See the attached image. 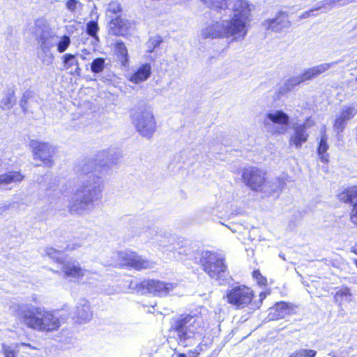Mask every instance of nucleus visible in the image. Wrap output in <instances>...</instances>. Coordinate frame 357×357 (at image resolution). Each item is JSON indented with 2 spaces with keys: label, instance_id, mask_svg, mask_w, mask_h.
Returning a JSON list of instances; mask_svg holds the SVG:
<instances>
[{
  "label": "nucleus",
  "instance_id": "f257e3e1",
  "mask_svg": "<svg viewBox=\"0 0 357 357\" xmlns=\"http://www.w3.org/2000/svg\"><path fill=\"white\" fill-rule=\"evenodd\" d=\"M233 16L225 25L216 22L202 31L204 38H229L233 40L243 39L248 33L251 20L250 5L247 1L236 0L233 8Z\"/></svg>",
  "mask_w": 357,
  "mask_h": 357
},
{
  "label": "nucleus",
  "instance_id": "f03ea898",
  "mask_svg": "<svg viewBox=\"0 0 357 357\" xmlns=\"http://www.w3.org/2000/svg\"><path fill=\"white\" fill-rule=\"evenodd\" d=\"M15 316L26 328L45 333L59 330L66 320V317L56 316L53 310L26 305H20Z\"/></svg>",
  "mask_w": 357,
  "mask_h": 357
},
{
  "label": "nucleus",
  "instance_id": "7ed1b4c3",
  "mask_svg": "<svg viewBox=\"0 0 357 357\" xmlns=\"http://www.w3.org/2000/svg\"><path fill=\"white\" fill-rule=\"evenodd\" d=\"M199 264L204 273L219 285H224L230 278L229 266L226 258L213 251L202 252Z\"/></svg>",
  "mask_w": 357,
  "mask_h": 357
},
{
  "label": "nucleus",
  "instance_id": "20e7f679",
  "mask_svg": "<svg viewBox=\"0 0 357 357\" xmlns=\"http://www.w3.org/2000/svg\"><path fill=\"white\" fill-rule=\"evenodd\" d=\"M203 320L197 314H181L173 320L169 331L176 333L179 342H185L186 340L195 337L199 328L202 327Z\"/></svg>",
  "mask_w": 357,
  "mask_h": 357
},
{
  "label": "nucleus",
  "instance_id": "39448f33",
  "mask_svg": "<svg viewBox=\"0 0 357 357\" xmlns=\"http://www.w3.org/2000/svg\"><path fill=\"white\" fill-rule=\"evenodd\" d=\"M255 291L246 284H236L228 289L225 296L227 303L236 310L250 307L255 298Z\"/></svg>",
  "mask_w": 357,
  "mask_h": 357
},
{
  "label": "nucleus",
  "instance_id": "423d86ee",
  "mask_svg": "<svg viewBox=\"0 0 357 357\" xmlns=\"http://www.w3.org/2000/svg\"><path fill=\"white\" fill-rule=\"evenodd\" d=\"M241 179L244 184L254 192H265L266 188L269 184L267 172L255 166L244 168Z\"/></svg>",
  "mask_w": 357,
  "mask_h": 357
},
{
  "label": "nucleus",
  "instance_id": "0eeeda50",
  "mask_svg": "<svg viewBox=\"0 0 357 357\" xmlns=\"http://www.w3.org/2000/svg\"><path fill=\"white\" fill-rule=\"evenodd\" d=\"M137 130L143 136L151 137L156 129V122L152 111L148 106L139 107L132 116Z\"/></svg>",
  "mask_w": 357,
  "mask_h": 357
},
{
  "label": "nucleus",
  "instance_id": "6e6552de",
  "mask_svg": "<svg viewBox=\"0 0 357 357\" xmlns=\"http://www.w3.org/2000/svg\"><path fill=\"white\" fill-rule=\"evenodd\" d=\"M176 284L154 279H146L139 284V288L154 296H165L172 291Z\"/></svg>",
  "mask_w": 357,
  "mask_h": 357
},
{
  "label": "nucleus",
  "instance_id": "1a4fd4ad",
  "mask_svg": "<svg viewBox=\"0 0 357 357\" xmlns=\"http://www.w3.org/2000/svg\"><path fill=\"white\" fill-rule=\"evenodd\" d=\"M337 197L340 202L351 204L349 220L357 227V185L342 189L337 194Z\"/></svg>",
  "mask_w": 357,
  "mask_h": 357
},
{
  "label": "nucleus",
  "instance_id": "9d476101",
  "mask_svg": "<svg viewBox=\"0 0 357 357\" xmlns=\"http://www.w3.org/2000/svg\"><path fill=\"white\" fill-rule=\"evenodd\" d=\"M30 147L35 160H39L46 166H51L53 164L52 158L54 151L48 143L31 140Z\"/></svg>",
  "mask_w": 357,
  "mask_h": 357
},
{
  "label": "nucleus",
  "instance_id": "9b49d317",
  "mask_svg": "<svg viewBox=\"0 0 357 357\" xmlns=\"http://www.w3.org/2000/svg\"><path fill=\"white\" fill-rule=\"evenodd\" d=\"M314 125L315 121L310 116L305 119L303 123L296 126L294 128V132L289 139V145L294 146L296 149L301 148L302 145L307 142L309 138L307 128Z\"/></svg>",
  "mask_w": 357,
  "mask_h": 357
},
{
  "label": "nucleus",
  "instance_id": "f8f14e48",
  "mask_svg": "<svg viewBox=\"0 0 357 357\" xmlns=\"http://www.w3.org/2000/svg\"><path fill=\"white\" fill-rule=\"evenodd\" d=\"M119 259L121 261V266L127 268H132L136 271H142L151 267L152 263L147 260L142 259L135 252H128L121 254Z\"/></svg>",
  "mask_w": 357,
  "mask_h": 357
},
{
  "label": "nucleus",
  "instance_id": "ddd939ff",
  "mask_svg": "<svg viewBox=\"0 0 357 357\" xmlns=\"http://www.w3.org/2000/svg\"><path fill=\"white\" fill-rule=\"evenodd\" d=\"M36 27L40 30V35L37 38L38 44L43 52L50 51L54 47V40L56 37L53 31L47 26L44 20H38Z\"/></svg>",
  "mask_w": 357,
  "mask_h": 357
},
{
  "label": "nucleus",
  "instance_id": "4468645a",
  "mask_svg": "<svg viewBox=\"0 0 357 357\" xmlns=\"http://www.w3.org/2000/svg\"><path fill=\"white\" fill-rule=\"evenodd\" d=\"M356 114L357 106H344L333 121V127L334 130L337 133L342 132L347 126V122L352 119Z\"/></svg>",
  "mask_w": 357,
  "mask_h": 357
},
{
  "label": "nucleus",
  "instance_id": "2eb2a0df",
  "mask_svg": "<svg viewBox=\"0 0 357 357\" xmlns=\"http://www.w3.org/2000/svg\"><path fill=\"white\" fill-rule=\"evenodd\" d=\"M129 21L126 15L113 16L109 18L107 29L109 34L115 36H123L130 29Z\"/></svg>",
  "mask_w": 357,
  "mask_h": 357
},
{
  "label": "nucleus",
  "instance_id": "dca6fc26",
  "mask_svg": "<svg viewBox=\"0 0 357 357\" xmlns=\"http://www.w3.org/2000/svg\"><path fill=\"white\" fill-rule=\"evenodd\" d=\"M56 262L63 265L61 270L66 278L81 279L85 275L86 271L79 264L73 261L63 262L60 259H56Z\"/></svg>",
  "mask_w": 357,
  "mask_h": 357
},
{
  "label": "nucleus",
  "instance_id": "f3484780",
  "mask_svg": "<svg viewBox=\"0 0 357 357\" xmlns=\"http://www.w3.org/2000/svg\"><path fill=\"white\" fill-rule=\"evenodd\" d=\"M294 305L284 302L280 301L276 303L273 307L271 308L270 315L271 318L275 320L283 319L287 315H290L294 313Z\"/></svg>",
  "mask_w": 357,
  "mask_h": 357
},
{
  "label": "nucleus",
  "instance_id": "a211bd4d",
  "mask_svg": "<svg viewBox=\"0 0 357 357\" xmlns=\"http://www.w3.org/2000/svg\"><path fill=\"white\" fill-rule=\"evenodd\" d=\"M333 63H321L318 66H315L312 68L305 70L299 76V81L298 84L312 79L324 72L327 71L332 66Z\"/></svg>",
  "mask_w": 357,
  "mask_h": 357
},
{
  "label": "nucleus",
  "instance_id": "6ab92c4d",
  "mask_svg": "<svg viewBox=\"0 0 357 357\" xmlns=\"http://www.w3.org/2000/svg\"><path fill=\"white\" fill-rule=\"evenodd\" d=\"M77 195H81L80 203L87 204L100 197V190L96 187L88 188V185H82L79 188Z\"/></svg>",
  "mask_w": 357,
  "mask_h": 357
},
{
  "label": "nucleus",
  "instance_id": "aec40b11",
  "mask_svg": "<svg viewBox=\"0 0 357 357\" xmlns=\"http://www.w3.org/2000/svg\"><path fill=\"white\" fill-rule=\"evenodd\" d=\"M62 64L65 70H70L69 73L71 75H79L81 68L79 67V61L76 55L67 53L62 56Z\"/></svg>",
  "mask_w": 357,
  "mask_h": 357
},
{
  "label": "nucleus",
  "instance_id": "412c9836",
  "mask_svg": "<svg viewBox=\"0 0 357 357\" xmlns=\"http://www.w3.org/2000/svg\"><path fill=\"white\" fill-rule=\"evenodd\" d=\"M151 74V66L149 63L142 64L130 77L129 80L134 84L146 81Z\"/></svg>",
  "mask_w": 357,
  "mask_h": 357
},
{
  "label": "nucleus",
  "instance_id": "4be33fe9",
  "mask_svg": "<svg viewBox=\"0 0 357 357\" xmlns=\"http://www.w3.org/2000/svg\"><path fill=\"white\" fill-rule=\"evenodd\" d=\"M328 149V137L326 129L324 128L321 132L320 140L317 148V153L320 160L325 164H328L329 162V154L327 153Z\"/></svg>",
  "mask_w": 357,
  "mask_h": 357
},
{
  "label": "nucleus",
  "instance_id": "5701e85b",
  "mask_svg": "<svg viewBox=\"0 0 357 357\" xmlns=\"http://www.w3.org/2000/svg\"><path fill=\"white\" fill-rule=\"evenodd\" d=\"M28 347L31 349H37L36 347L31 346L29 343L20 342L15 344V347L8 345L6 344H2L1 345V353L4 357H20V347Z\"/></svg>",
  "mask_w": 357,
  "mask_h": 357
},
{
  "label": "nucleus",
  "instance_id": "b1692460",
  "mask_svg": "<svg viewBox=\"0 0 357 357\" xmlns=\"http://www.w3.org/2000/svg\"><path fill=\"white\" fill-rule=\"evenodd\" d=\"M24 179V176L20 171H11L0 175V185H8L20 183Z\"/></svg>",
  "mask_w": 357,
  "mask_h": 357
},
{
  "label": "nucleus",
  "instance_id": "393cba45",
  "mask_svg": "<svg viewBox=\"0 0 357 357\" xmlns=\"http://www.w3.org/2000/svg\"><path fill=\"white\" fill-rule=\"evenodd\" d=\"M76 314L78 319L82 321H89L92 318L93 313L91 311L89 302L84 301L76 307Z\"/></svg>",
  "mask_w": 357,
  "mask_h": 357
},
{
  "label": "nucleus",
  "instance_id": "a878e982",
  "mask_svg": "<svg viewBox=\"0 0 357 357\" xmlns=\"http://www.w3.org/2000/svg\"><path fill=\"white\" fill-rule=\"evenodd\" d=\"M267 118L273 123L281 126H287L289 123V116L282 110H278L275 113H268Z\"/></svg>",
  "mask_w": 357,
  "mask_h": 357
},
{
  "label": "nucleus",
  "instance_id": "bb28decb",
  "mask_svg": "<svg viewBox=\"0 0 357 357\" xmlns=\"http://www.w3.org/2000/svg\"><path fill=\"white\" fill-rule=\"evenodd\" d=\"M115 52L121 64L126 66L128 62V54L127 48L123 41H117L114 45Z\"/></svg>",
  "mask_w": 357,
  "mask_h": 357
},
{
  "label": "nucleus",
  "instance_id": "cd10ccee",
  "mask_svg": "<svg viewBox=\"0 0 357 357\" xmlns=\"http://www.w3.org/2000/svg\"><path fill=\"white\" fill-rule=\"evenodd\" d=\"M208 8L216 12H220L229 8L228 0H202Z\"/></svg>",
  "mask_w": 357,
  "mask_h": 357
},
{
  "label": "nucleus",
  "instance_id": "c85d7f7f",
  "mask_svg": "<svg viewBox=\"0 0 357 357\" xmlns=\"http://www.w3.org/2000/svg\"><path fill=\"white\" fill-rule=\"evenodd\" d=\"M121 4L118 1H111L107 9V15L108 18L113 16L123 15Z\"/></svg>",
  "mask_w": 357,
  "mask_h": 357
},
{
  "label": "nucleus",
  "instance_id": "c756f323",
  "mask_svg": "<svg viewBox=\"0 0 357 357\" xmlns=\"http://www.w3.org/2000/svg\"><path fill=\"white\" fill-rule=\"evenodd\" d=\"M100 28L98 26V20H91L86 24V34L95 40H98V31Z\"/></svg>",
  "mask_w": 357,
  "mask_h": 357
},
{
  "label": "nucleus",
  "instance_id": "7c9ffc66",
  "mask_svg": "<svg viewBox=\"0 0 357 357\" xmlns=\"http://www.w3.org/2000/svg\"><path fill=\"white\" fill-rule=\"evenodd\" d=\"M251 275L257 286L260 287H266L268 286V280L266 277L262 275L259 269H254Z\"/></svg>",
  "mask_w": 357,
  "mask_h": 357
},
{
  "label": "nucleus",
  "instance_id": "2f4dec72",
  "mask_svg": "<svg viewBox=\"0 0 357 357\" xmlns=\"http://www.w3.org/2000/svg\"><path fill=\"white\" fill-rule=\"evenodd\" d=\"M317 352L311 349H299L292 352L289 357H315Z\"/></svg>",
  "mask_w": 357,
  "mask_h": 357
},
{
  "label": "nucleus",
  "instance_id": "473e14b6",
  "mask_svg": "<svg viewBox=\"0 0 357 357\" xmlns=\"http://www.w3.org/2000/svg\"><path fill=\"white\" fill-rule=\"evenodd\" d=\"M15 102V98L13 93H9L6 95L0 102V107L3 109H10Z\"/></svg>",
  "mask_w": 357,
  "mask_h": 357
},
{
  "label": "nucleus",
  "instance_id": "72a5a7b5",
  "mask_svg": "<svg viewBox=\"0 0 357 357\" xmlns=\"http://www.w3.org/2000/svg\"><path fill=\"white\" fill-rule=\"evenodd\" d=\"M351 296L350 289L347 287H343L335 293L333 298L335 302L342 303L344 298L350 297Z\"/></svg>",
  "mask_w": 357,
  "mask_h": 357
},
{
  "label": "nucleus",
  "instance_id": "f704fd0d",
  "mask_svg": "<svg viewBox=\"0 0 357 357\" xmlns=\"http://www.w3.org/2000/svg\"><path fill=\"white\" fill-rule=\"evenodd\" d=\"M105 68V59L103 58H96L93 60L91 64V70L94 73H101Z\"/></svg>",
  "mask_w": 357,
  "mask_h": 357
},
{
  "label": "nucleus",
  "instance_id": "c9c22d12",
  "mask_svg": "<svg viewBox=\"0 0 357 357\" xmlns=\"http://www.w3.org/2000/svg\"><path fill=\"white\" fill-rule=\"evenodd\" d=\"M285 186V181L284 178L278 177L275 178V183H272L270 187L271 190L268 191V194L271 195L276 192H280Z\"/></svg>",
  "mask_w": 357,
  "mask_h": 357
},
{
  "label": "nucleus",
  "instance_id": "e433bc0d",
  "mask_svg": "<svg viewBox=\"0 0 357 357\" xmlns=\"http://www.w3.org/2000/svg\"><path fill=\"white\" fill-rule=\"evenodd\" d=\"M70 44V38L67 35H63L61 37L60 40L58 42L57 51L60 53L64 52Z\"/></svg>",
  "mask_w": 357,
  "mask_h": 357
},
{
  "label": "nucleus",
  "instance_id": "4c0bfd02",
  "mask_svg": "<svg viewBox=\"0 0 357 357\" xmlns=\"http://www.w3.org/2000/svg\"><path fill=\"white\" fill-rule=\"evenodd\" d=\"M270 293H271L270 290L260 292L259 294V299L257 301H255V299L253 300V303L252 305V309H253V310L259 309L262 305L264 300L266 298V296L268 294H270Z\"/></svg>",
  "mask_w": 357,
  "mask_h": 357
},
{
  "label": "nucleus",
  "instance_id": "58836bf2",
  "mask_svg": "<svg viewBox=\"0 0 357 357\" xmlns=\"http://www.w3.org/2000/svg\"><path fill=\"white\" fill-rule=\"evenodd\" d=\"M287 17V15L284 13L280 12L279 13L276 17L274 19H272L268 21V25L269 26H275V25L280 24L282 23L283 18H285Z\"/></svg>",
  "mask_w": 357,
  "mask_h": 357
},
{
  "label": "nucleus",
  "instance_id": "ea45409f",
  "mask_svg": "<svg viewBox=\"0 0 357 357\" xmlns=\"http://www.w3.org/2000/svg\"><path fill=\"white\" fill-rule=\"evenodd\" d=\"M78 1L77 0H68L66 7L70 11H75L77 8Z\"/></svg>",
  "mask_w": 357,
  "mask_h": 357
},
{
  "label": "nucleus",
  "instance_id": "a19ab883",
  "mask_svg": "<svg viewBox=\"0 0 357 357\" xmlns=\"http://www.w3.org/2000/svg\"><path fill=\"white\" fill-rule=\"evenodd\" d=\"M321 8V6H319V7H317V8H312V9H310L305 13H303L301 16H300V18H306V17H308L312 15V13L314 12V10H318L319 9Z\"/></svg>",
  "mask_w": 357,
  "mask_h": 357
},
{
  "label": "nucleus",
  "instance_id": "79ce46f5",
  "mask_svg": "<svg viewBox=\"0 0 357 357\" xmlns=\"http://www.w3.org/2000/svg\"><path fill=\"white\" fill-rule=\"evenodd\" d=\"M352 253L355 254L356 255H357V244L355 245L354 246H353L351 248V250H350Z\"/></svg>",
  "mask_w": 357,
  "mask_h": 357
},
{
  "label": "nucleus",
  "instance_id": "37998d69",
  "mask_svg": "<svg viewBox=\"0 0 357 357\" xmlns=\"http://www.w3.org/2000/svg\"><path fill=\"white\" fill-rule=\"evenodd\" d=\"M332 3H333V1H332V0H326L325 3H324V6L329 5V4H331Z\"/></svg>",
  "mask_w": 357,
  "mask_h": 357
},
{
  "label": "nucleus",
  "instance_id": "c03bdc74",
  "mask_svg": "<svg viewBox=\"0 0 357 357\" xmlns=\"http://www.w3.org/2000/svg\"><path fill=\"white\" fill-rule=\"evenodd\" d=\"M176 357H187V356L183 353H179L176 355Z\"/></svg>",
  "mask_w": 357,
  "mask_h": 357
},
{
  "label": "nucleus",
  "instance_id": "a18cd8bd",
  "mask_svg": "<svg viewBox=\"0 0 357 357\" xmlns=\"http://www.w3.org/2000/svg\"><path fill=\"white\" fill-rule=\"evenodd\" d=\"M354 264L356 265V266L357 267V259H354Z\"/></svg>",
  "mask_w": 357,
  "mask_h": 357
},
{
  "label": "nucleus",
  "instance_id": "49530a36",
  "mask_svg": "<svg viewBox=\"0 0 357 357\" xmlns=\"http://www.w3.org/2000/svg\"><path fill=\"white\" fill-rule=\"evenodd\" d=\"M355 80H356V82L357 83V77H356Z\"/></svg>",
  "mask_w": 357,
  "mask_h": 357
}]
</instances>
